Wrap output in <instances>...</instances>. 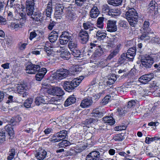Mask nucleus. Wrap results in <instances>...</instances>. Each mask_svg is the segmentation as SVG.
I'll list each match as a JSON object with an SVG mask.
<instances>
[{
    "mask_svg": "<svg viewBox=\"0 0 160 160\" xmlns=\"http://www.w3.org/2000/svg\"><path fill=\"white\" fill-rule=\"evenodd\" d=\"M83 79L82 76H80L79 78H74L71 81H65L62 86L65 91L68 92H71L80 84Z\"/></svg>",
    "mask_w": 160,
    "mask_h": 160,
    "instance_id": "obj_1",
    "label": "nucleus"
},
{
    "mask_svg": "<svg viewBox=\"0 0 160 160\" xmlns=\"http://www.w3.org/2000/svg\"><path fill=\"white\" fill-rule=\"evenodd\" d=\"M126 18L131 26L135 27L137 24L138 16L136 10L134 8H129L126 13Z\"/></svg>",
    "mask_w": 160,
    "mask_h": 160,
    "instance_id": "obj_2",
    "label": "nucleus"
},
{
    "mask_svg": "<svg viewBox=\"0 0 160 160\" xmlns=\"http://www.w3.org/2000/svg\"><path fill=\"white\" fill-rule=\"evenodd\" d=\"M68 74V70L61 68L54 73L52 77L54 79L61 80L66 77Z\"/></svg>",
    "mask_w": 160,
    "mask_h": 160,
    "instance_id": "obj_3",
    "label": "nucleus"
},
{
    "mask_svg": "<svg viewBox=\"0 0 160 160\" xmlns=\"http://www.w3.org/2000/svg\"><path fill=\"white\" fill-rule=\"evenodd\" d=\"M68 74V70L61 68L54 73L52 77L54 79L61 80L66 77Z\"/></svg>",
    "mask_w": 160,
    "mask_h": 160,
    "instance_id": "obj_4",
    "label": "nucleus"
},
{
    "mask_svg": "<svg viewBox=\"0 0 160 160\" xmlns=\"http://www.w3.org/2000/svg\"><path fill=\"white\" fill-rule=\"evenodd\" d=\"M40 67L39 65H35L32 63L28 64L26 67L27 73L29 74H35L40 70Z\"/></svg>",
    "mask_w": 160,
    "mask_h": 160,
    "instance_id": "obj_5",
    "label": "nucleus"
},
{
    "mask_svg": "<svg viewBox=\"0 0 160 160\" xmlns=\"http://www.w3.org/2000/svg\"><path fill=\"white\" fill-rule=\"evenodd\" d=\"M39 93V96L36 97L35 99V103L37 106L48 103L47 98L45 96V93H42H42Z\"/></svg>",
    "mask_w": 160,
    "mask_h": 160,
    "instance_id": "obj_6",
    "label": "nucleus"
},
{
    "mask_svg": "<svg viewBox=\"0 0 160 160\" xmlns=\"http://www.w3.org/2000/svg\"><path fill=\"white\" fill-rule=\"evenodd\" d=\"M86 160H104L100 158L99 152L97 151L91 152L86 157Z\"/></svg>",
    "mask_w": 160,
    "mask_h": 160,
    "instance_id": "obj_7",
    "label": "nucleus"
},
{
    "mask_svg": "<svg viewBox=\"0 0 160 160\" xmlns=\"http://www.w3.org/2000/svg\"><path fill=\"white\" fill-rule=\"evenodd\" d=\"M142 65L145 68H150L154 62L153 58L148 56L141 60Z\"/></svg>",
    "mask_w": 160,
    "mask_h": 160,
    "instance_id": "obj_8",
    "label": "nucleus"
},
{
    "mask_svg": "<svg viewBox=\"0 0 160 160\" xmlns=\"http://www.w3.org/2000/svg\"><path fill=\"white\" fill-rule=\"evenodd\" d=\"M67 134V132L66 130L61 131L55 134L53 137L55 138L52 140L53 142H57L66 138Z\"/></svg>",
    "mask_w": 160,
    "mask_h": 160,
    "instance_id": "obj_9",
    "label": "nucleus"
},
{
    "mask_svg": "<svg viewBox=\"0 0 160 160\" xmlns=\"http://www.w3.org/2000/svg\"><path fill=\"white\" fill-rule=\"evenodd\" d=\"M34 2L33 0H27L26 2V10L27 15L30 16L33 12Z\"/></svg>",
    "mask_w": 160,
    "mask_h": 160,
    "instance_id": "obj_10",
    "label": "nucleus"
},
{
    "mask_svg": "<svg viewBox=\"0 0 160 160\" xmlns=\"http://www.w3.org/2000/svg\"><path fill=\"white\" fill-rule=\"evenodd\" d=\"M78 35L82 43L85 44L89 40V35L88 31L82 29Z\"/></svg>",
    "mask_w": 160,
    "mask_h": 160,
    "instance_id": "obj_11",
    "label": "nucleus"
},
{
    "mask_svg": "<svg viewBox=\"0 0 160 160\" xmlns=\"http://www.w3.org/2000/svg\"><path fill=\"white\" fill-rule=\"evenodd\" d=\"M116 24V21L111 20H108L107 22V30L111 32L116 31L117 29Z\"/></svg>",
    "mask_w": 160,
    "mask_h": 160,
    "instance_id": "obj_12",
    "label": "nucleus"
},
{
    "mask_svg": "<svg viewBox=\"0 0 160 160\" xmlns=\"http://www.w3.org/2000/svg\"><path fill=\"white\" fill-rule=\"evenodd\" d=\"M105 113L103 108L101 107L96 108L93 110L92 113V116L95 117L100 118L103 116V115Z\"/></svg>",
    "mask_w": 160,
    "mask_h": 160,
    "instance_id": "obj_13",
    "label": "nucleus"
},
{
    "mask_svg": "<svg viewBox=\"0 0 160 160\" xmlns=\"http://www.w3.org/2000/svg\"><path fill=\"white\" fill-rule=\"evenodd\" d=\"M60 57L65 59L68 60L69 59L70 57L69 52L64 47H60Z\"/></svg>",
    "mask_w": 160,
    "mask_h": 160,
    "instance_id": "obj_14",
    "label": "nucleus"
},
{
    "mask_svg": "<svg viewBox=\"0 0 160 160\" xmlns=\"http://www.w3.org/2000/svg\"><path fill=\"white\" fill-rule=\"evenodd\" d=\"M125 55L128 58V60L132 61L136 54V48L135 47L130 48L127 52L125 53Z\"/></svg>",
    "mask_w": 160,
    "mask_h": 160,
    "instance_id": "obj_15",
    "label": "nucleus"
},
{
    "mask_svg": "<svg viewBox=\"0 0 160 160\" xmlns=\"http://www.w3.org/2000/svg\"><path fill=\"white\" fill-rule=\"evenodd\" d=\"M47 152L42 149L39 148L37 151L35 156L36 158L39 160H42L46 157Z\"/></svg>",
    "mask_w": 160,
    "mask_h": 160,
    "instance_id": "obj_16",
    "label": "nucleus"
},
{
    "mask_svg": "<svg viewBox=\"0 0 160 160\" xmlns=\"http://www.w3.org/2000/svg\"><path fill=\"white\" fill-rule=\"evenodd\" d=\"M153 78L152 74L143 75L139 78V81L143 84H146L149 82Z\"/></svg>",
    "mask_w": 160,
    "mask_h": 160,
    "instance_id": "obj_17",
    "label": "nucleus"
},
{
    "mask_svg": "<svg viewBox=\"0 0 160 160\" xmlns=\"http://www.w3.org/2000/svg\"><path fill=\"white\" fill-rule=\"evenodd\" d=\"M158 4L155 1L152 0L148 5L147 9L148 12L150 13H152L155 11V9H157Z\"/></svg>",
    "mask_w": 160,
    "mask_h": 160,
    "instance_id": "obj_18",
    "label": "nucleus"
},
{
    "mask_svg": "<svg viewBox=\"0 0 160 160\" xmlns=\"http://www.w3.org/2000/svg\"><path fill=\"white\" fill-rule=\"evenodd\" d=\"M52 54V50L49 47L44 46L43 49L41 50V54L42 57H47L50 56Z\"/></svg>",
    "mask_w": 160,
    "mask_h": 160,
    "instance_id": "obj_19",
    "label": "nucleus"
},
{
    "mask_svg": "<svg viewBox=\"0 0 160 160\" xmlns=\"http://www.w3.org/2000/svg\"><path fill=\"white\" fill-rule=\"evenodd\" d=\"M99 13V12L98 8L95 5L93 6L89 12L90 16L92 18H96Z\"/></svg>",
    "mask_w": 160,
    "mask_h": 160,
    "instance_id": "obj_20",
    "label": "nucleus"
},
{
    "mask_svg": "<svg viewBox=\"0 0 160 160\" xmlns=\"http://www.w3.org/2000/svg\"><path fill=\"white\" fill-rule=\"evenodd\" d=\"M51 92L53 95L55 94L57 96H61L64 94L63 91L58 87L53 88L51 90Z\"/></svg>",
    "mask_w": 160,
    "mask_h": 160,
    "instance_id": "obj_21",
    "label": "nucleus"
},
{
    "mask_svg": "<svg viewBox=\"0 0 160 160\" xmlns=\"http://www.w3.org/2000/svg\"><path fill=\"white\" fill-rule=\"evenodd\" d=\"M12 125L11 123L6 125L5 128L6 131L8 132V134L10 136V138H12L14 136V131L12 127Z\"/></svg>",
    "mask_w": 160,
    "mask_h": 160,
    "instance_id": "obj_22",
    "label": "nucleus"
},
{
    "mask_svg": "<svg viewBox=\"0 0 160 160\" xmlns=\"http://www.w3.org/2000/svg\"><path fill=\"white\" fill-rule=\"evenodd\" d=\"M31 16V18L35 22H41L42 21V14L41 13H35L34 14L33 13L32 15H30Z\"/></svg>",
    "mask_w": 160,
    "mask_h": 160,
    "instance_id": "obj_23",
    "label": "nucleus"
},
{
    "mask_svg": "<svg viewBox=\"0 0 160 160\" xmlns=\"http://www.w3.org/2000/svg\"><path fill=\"white\" fill-rule=\"evenodd\" d=\"M92 103V101L91 99H86L82 100L80 104V106L82 108H87L91 105Z\"/></svg>",
    "mask_w": 160,
    "mask_h": 160,
    "instance_id": "obj_24",
    "label": "nucleus"
},
{
    "mask_svg": "<svg viewBox=\"0 0 160 160\" xmlns=\"http://www.w3.org/2000/svg\"><path fill=\"white\" fill-rule=\"evenodd\" d=\"M96 50L94 54V56L96 57H99L103 53V49L100 46H97L96 48Z\"/></svg>",
    "mask_w": 160,
    "mask_h": 160,
    "instance_id": "obj_25",
    "label": "nucleus"
},
{
    "mask_svg": "<svg viewBox=\"0 0 160 160\" xmlns=\"http://www.w3.org/2000/svg\"><path fill=\"white\" fill-rule=\"evenodd\" d=\"M76 101V99L73 95L69 97L65 101L64 105L65 107H68L70 105L74 103Z\"/></svg>",
    "mask_w": 160,
    "mask_h": 160,
    "instance_id": "obj_26",
    "label": "nucleus"
},
{
    "mask_svg": "<svg viewBox=\"0 0 160 160\" xmlns=\"http://www.w3.org/2000/svg\"><path fill=\"white\" fill-rule=\"evenodd\" d=\"M102 119V121H103L104 123H107L110 125L113 124L115 122V121L113 117L111 116L104 117Z\"/></svg>",
    "mask_w": 160,
    "mask_h": 160,
    "instance_id": "obj_27",
    "label": "nucleus"
},
{
    "mask_svg": "<svg viewBox=\"0 0 160 160\" xmlns=\"http://www.w3.org/2000/svg\"><path fill=\"white\" fill-rule=\"evenodd\" d=\"M102 82V81H101L100 82H99V83H98L96 82V80H93L91 83V85H90L89 88L90 91H95L98 89L99 88V85Z\"/></svg>",
    "mask_w": 160,
    "mask_h": 160,
    "instance_id": "obj_28",
    "label": "nucleus"
},
{
    "mask_svg": "<svg viewBox=\"0 0 160 160\" xmlns=\"http://www.w3.org/2000/svg\"><path fill=\"white\" fill-rule=\"evenodd\" d=\"M109 76L110 77L108 78L106 82L107 85H111L114 83L117 79L116 76L114 74H112Z\"/></svg>",
    "mask_w": 160,
    "mask_h": 160,
    "instance_id": "obj_29",
    "label": "nucleus"
},
{
    "mask_svg": "<svg viewBox=\"0 0 160 160\" xmlns=\"http://www.w3.org/2000/svg\"><path fill=\"white\" fill-rule=\"evenodd\" d=\"M121 14L119 10L116 9H111L110 12L108 13V15L114 18H116L119 16Z\"/></svg>",
    "mask_w": 160,
    "mask_h": 160,
    "instance_id": "obj_30",
    "label": "nucleus"
},
{
    "mask_svg": "<svg viewBox=\"0 0 160 160\" xmlns=\"http://www.w3.org/2000/svg\"><path fill=\"white\" fill-rule=\"evenodd\" d=\"M149 22L148 21H144L143 24V29L144 30V33L149 34L150 31V28L149 27Z\"/></svg>",
    "mask_w": 160,
    "mask_h": 160,
    "instance_id": "obj_31",
    "label": "nucleus"
},
{
    "mask_svg": "<svg viewBox=\"0 0 160 160\" xmlns=\"http://www.w3.org/2000/svg\"><path fill=\"white\" fill-rule=\"evenodd\" d=\"M22 118L19 116H17L15 117L12 118L10 121V123L14 126L21 120Z\"/></svg>",
    "mask_w": 160,
    "mask_h": 160,
    "instance_id": "obj_32",
    "label": "nucleus"
},
{
    "mask_svg": "<svg viewBox=\"0 0 160 160\" xmlns=\"http://www.w3.org/2000/svg\"><path fill=\"white\" fill-rule=\"evenodd\" d=\"M122 2V0H108L107 1L108 4L115 6L120 5Z\"/></svg>",
    "mask_w": 160,
    "mask_h": 160,
    "instance_id": "obj_33",
    "label": "nucleus"
},
{
    "mask_svg": "<svg viewBox=\"0 0 160 160\" xmlns=\"http://www.w3.org/2000/svg\"><path fill=\"white\" fill-rule=\"evenodd\" d=\"M93 24L89 22H88L83 24V27L84 29V30H89V31H91L93 30Z\"/></svg>",
    "mask_w": 160,
    "mask_h": 160,
    "instance_id": "obj_34",
    "label": "nucleus"
},
{
    "mask_svg": "<svg viewBox=\"0 0 160 160\" xmlns=\"http://www.w3.org/2000/svg\"><path fill=\"white\" fill-rule=\"evenodd\" d=\"M104 18V17H99L98 18L97 22V26L98 28H103Z\"/></svg>",
    "mask_w": 160,
    "mask_h": 160,
    "instance_id": "obj_35",
    "label": "nucleus"
},
{
    "mask_svg": "<svg viewBox=\"0 0 160 160\" xmlns=\"http://www.w3.org/2000/svg\"><path fill=\"white\" fill-rule=\"evenodd\" d=\"M107 34L103 32L100 31H98L97 33L96 36L97 38L99 40L104 39L106 37Z\"/></svg>",
    "mask_w": 160,
    "mask_h": 160,
    "instance_id": "obj_36",
    "label": "nucleus"
},
{
    "mask_svg": "<svg viewBox=\"0 0 160 160\" xmlns=\"http://www.w3.org/2000/svg\"><path fill=\"white\" fill-rule=\"evenodd\" d=\"M9 155L7 157V159L8 160H12L14 158L15 154V150L14 149L12 148L9 152Z\"/></svg>",
    "mask_w": 160,
    "mask_h": 160,
    "instance_id": "obj_37",
    "label": "nucleus"
},
{
    "mask_svg": "<svg viewBox=\"0 0 160 160\" xmlns=\"http://www.w3.org/2000/svg\"><path fill=\"white\" fill-rule=\"evenodd\" d=\"M125 138L122 134L116 135L113 138V139L116 141L119 142L123 140Z\"/></svg>",
    "mask_w": 160,
    "mask_h": 160,
    "instance_id": "obj_38",
    "label": "nucleus"
},
{
    "mask_svg": "<svg viewBox=\"0 0 160 160\" xmlns=\"http://www.w3.org/2000/svg\"><path fill=\"white\" fill-rule=\"evenodd\" d=\"M68 47L71 51L74 49H76L77 48V45L75 42L70 41L68 44Z\"/></svg>",
    "mask_w": 160,
    "mask_h": 160,
    "instance_id": "obj_39",
    "label": "nucleus"
},
{
    "mask_svg": "<svg viewBox=\"0 0 160 160\" xmlns=\"http://www.w3.org/2000/svg\"><path fill=\"white\" fill-rule=\"evenodd\" d=\"M63 8H64L62 6H58L57 7L55 12V15L57 16H59L62 14Z\"/></svg>",
    "mask_w": 160,
    "mask_h": 160,
    "instance_id": "obj_40",
    "label": "nucleus"
},
{
    "mask_svg": "<svg viewBox=\"0 0 160 160\" xmlns=\"http://www.w3.org/2000/svg\"><path fill=\"white\" fill-rule=\"evenodd\" d=\"M87 146L84 145L83 143L81 142V144L77 145L75 147L76 150H78V152H80L83 150L85 149Z\"/></svg>",
    "mask_w": 160,
    "mask_h": 160,
    "instance_id": "obj_41",
    "label": "nucleus"
},
{
    "mask_svg": "<svg viewBox=\"0 0 160 160\" xmlns=\"http://www.w3.org/2000/svg\"><path fill=\"white\" fill-rule=\"evenodd\" d=\"M102 11L103 13H108H108L110 12L111 9L109 7L107 4H105L103 5L102 7Z\"/></svg>",
    "mask_w": 160,
    "mask_h": 160,
    "instance_id": "obj_42",
    "label": "nucleus"
},
{
    "mask_svg": "<svg viewBox=\"0 0 160 160\" xmlns=\"http://www.w3.org/2000/svg\"><path fill=\"white\" fill-rule=\"evenodd\" d=\"M32 101L33 100L31 98H28L24 102V106L26 108H30L31 106Z\"/></svg>",
    "mask_w": 160,
    "mask_h": 160,
    "instance_id": "obj_43",
    "label": "nucleus"
},
{
    "mask_svg": "<svg viewBox=\"0 0 160 160\" xmlns=\"http://www.w3.org/2000/svg\"><path fill=\"white\" fill-rule=\"evenodd\" d=\"M118 52L119 50L118 49H117L114 50L108 56L107 59L110 60L115 57L118 53Z\"/></svg>",
    "mask_w": 160,
    "mask_h": 160,
    "instance_id": "obj_44",
    "label": "nucleus"
},
{
    "mask_svg": "<svg viewBox=\"0 0 160 160\" xmlns=\"http://www.w3.org/2000/svg\"><path fill=\"white\" fill-rule=\"evenodd\" d=\"M128 58L125 55V53H123L121 56L120 58L119 59L118 62L120 64H122L125 62L126 61H128Z\"/></svg>",
    "mask_w": 160,
    "mask_h": 160,
    "instance_id": "obj_45",
    "label": "nucleus"
},
{
    "mask_svg": "<svg viewBox=\"0 0 160 160\" xmlns=\"http://www.w3.org/2000/svg\"><path fill=\"white\" fill-rule=\"evenodd\" d=\"M98 121V120L96 119L90 118L89 119H87L86 120V122L87 123L88 125H92V124L96 123Z\"/></svg>",
    "mask_w": 160,
    "mask_h": 160,
    "instance_id": "obj_46",
    "label": "nucleus"
},
{
    "mask_svg": "<svg viewBox=\"0 0 160 160\" xmlns=\"http://www.w3.org/2000/svg\"><path fill=\"white\" fill-rule=\"evenodd\" d=\"M86 1V0H75V3L77 6L81 7L84 5ZM73 2L74 3V2Z\"/></svg>",
    "mask_w": 160,
    "mask_h": 160,
    "instance_id": "obj_47",
    "label": "nucleus"
},
{
    "mask_svg": "<svg viewBox=\"0 0 160 160\" xmlns=\"http://www.w3.org/2000/svg\"><path fill=\"white\" fill-rule=\"evenodd\" d=\"M70 144L69 141L67 140H63L61 142L58 143V145L59 147H64L68 146Z\"/></svg>",
    "mask_w": 160,
    "mask_h": 160,
    "instance_id": "obj_48",
    "label": "nucleus"
},
{
    "mask_svg": "<svg viewBox=\"0 0 160 160\" xmlns=\"http://www.w3.org/2000/svg\"><path fill=\"white\" fill-rule=\"evenodd\" d=\"M58 34H56V35H53L52 33H50L49 35V39L51 42H53L54 41L57 40Z\"/></svg>",
    "mask_w": 160,
    "mask_h": 160,
    "instance_id": "obj_49",
    "label": "nucleus"
},
{
    "mask_svg": "<svg viewBox=\"0 0 160 160\" xmlns=\"http://www.w3.org/2000/svg\"><path fill=\"white\" fill-rule=\"evenodd\" d=\"M110 97L109 95H107L101 101L100 103L103 105H104L108 103L109 102Z\"/></svg>",
    "mask_w": 160,
    "mask_h": 160,
    "instance_id": "obj_50",
    "label": "nucleus"
},
{
    "mask_svg": "<svg viewBox=\"0 0 160 160\" xmlns=\"http://www.w3.org/2000/svg\"><path fill=\"white\" fill-rule=\"evenodd\" d=\"M71 51L72 52L71 53L74 57H79L80 56L81 52L79 50L77 49V48Z\"/></svg>",
    "mask_w": 160,
    "mask_h": 160,
    "instance_id": "obj_51",
    "label": "nucleus"
},
{
    "mask_svg": "<svg viewBox=\"0 0 160 160\" xmlns=\"http://www.w3.org/2000/svg\"><path fill=\"white\" fill-rule=\"evenodd\" d=\"M60 42L61 44L64 45L67 44L68 41L70 40L71 39L67 38L60 37Z\"/></svg>",
    "mask_w": 160,
    "mask_h": 160,
    "instance_id": "obj_52",
    "label": "nucleus"
},
{
    "mask_svg": "<svg viewBox=\"0 0 160 160\" xmlns=\"http://www.w3.org/2000/svg\"><path fill=\"white\" fill-rule=\"evenodd\" d=\"M140 38L141 40H144L145 42H148L150 40V37L149 36L147 35L146 34H143L141 36Z\"/></svg>",
    "mask_w": 160,
    "mask_h": 160,
    "instance_id": "obj_53",
    "label": "nucleus"
},
{
    "mask_svg": "<svg viewBox=\"0 0 160 160\" xmlns=\"http://www.w3.org/2000/svg\"><path fill=\"white\" fill-rule=\"evenodd\" d=\"M5 134L3 132H0V143L4 142L5 141Z\"/></svg>",
    "mask_w": 160,
    "mask_h": 160,
    "instance_id": "obj_54",
    "label": "nucleus"
},
{
    "mask_svg": "<svg viewBox=\"0 0 160 160\" xmlns=\"http://www.w3.org/2000/svg\"><path fill=\"white\" fill-rule=\"evenodd\" d=\"M136 104V102L134 100H131L128 102L127 106V108H133Z\"/></svg>",
    "mask_w": 160,
    "mask_h": 160,
    "instance_id": "obj_55",
    "label": "nucleus"
},
{
    "mask_svg": "<svg viewBox=\"0 0 160 160\" xmlns=\"http://www.w3.org/2000/svg\"><path fill=\"white\" fill-rule=\"evenodd\" d=\"M126 128V126L124 125L116 127L114 129L115 131H119L124 130Z\"/></svg>",
    "mask_w": 160,
    "mask_h": 160,
    "instance_id": "obj_56",
    "label": "nucleus"
},
{
    "mask_svg": "<svg viewBox=\"0 0 160 160\" xmlns=\"http://www.w3.org/2000/svg\"><path fill=\"white\" fill-rule=\"evenodd\" d=\"M60 37H64L68 38H71V34L67 32H62Z\"/></svg>",
    "mask_w": 160,
    "mask_h": 160,
    "instance_id": "obj_57",
    "label": "nucleus"
},
{
    "mask_svg": "<svg viewBox=\"0 0 160 160\" xmlns=\"http://www.w3.org/2000/svg\"><path fill=\"white\" fill-rule=\"evenodd\" d=\"M151 41L152 42L156 44L160 43V39L159 38L157 37H153L151 39Z\"/></svg>",
    "mask_w": 160,
    "mask_h": 160,
    "instance_id": "obj_58",
    "label": "nucleus"
},
{
    "mask_svg": "<svg viewBox=\"0 0 160 160\" xmlns=\"http://www.w3.org/2000/svg\"><path fill=\"white\" fill-rule=\"evenodd\" d=\"M67 18L70 20H72L75 18L74 15L71 11H69L67 16Z\"/></svg>",
    "mask_w": 160,
    "mask_h": 160,
    "instance_id": "obj_59",
    "label": "nucleus"
},
{
    "mask_svg": "<svg viewBox=\"0 0 160 160\" xmlns=\"http://www.w3.org/2000/svg\"><path fill=\"white\" fill-rule=\"evenodd\" d=\"M107 65L108 63L106 60H104L103 61H101L99 63V66L102 68L107 66Z\"/></svg>",
    "mask_w": 160,
    "mask_h": 160,
    "instance_id": "obj_60",
    "label": "nucleus"
},
{
    "mask_svg": "<svg viewBox=\"0 0 160 160\" xmlns=\"http://www.w3.org/2000/svg\"><path fill=\"white\" fill-rule=\"evenodd\" d=\"M52 3L49 2L47 5L46 11L52 12Z\"/></svg>",
    "mask_w": 160,
    "mask_h": 160,
    "instance_id": "obj_61",
    "label": "nucleus"
},
{
    "mask_svg": "<svg viewBox=\"0 0 160 160\" xmlns=\"http://www.w3.org/2000/svg\"><path fill=\"white\" fill-rule=\"evenodd\" d=\"M44 76H43V74H39V73H38L36 75V80L38 81H40L43 78Z\"/></svg>",
    "mask_w": 160,
    "mask_h": 160,
    "instance_id": "obj_62",
    "label": "nucleus"
},
{
    "mask_svg": "<svg viewBox=\"0 0 160 160\" xmlns=\"http://www.w3.org/2000/svg\"><path fill=\"white\" fill-rule=\"evenodd\" d=\"M66 154L68 156H72L75 155V152L74 150L71 149L69 151L66 152Z\"/></svg>",
    "mask_w": 160,
    "mask_h": 160,
    "instance_id": "obj_63",
    "label": "nucleus"
},
{
    "mask_svg": "<svg viewBox=\"0 0 160 160\" xmlns=\"http://www.w3.org/2000/svg\"><path fill=\"white\" fill-rule=\"evenodd\" d=\"M126 111L123 109H119L118 111V114L120 116H122L125 114Z\"/></svg>",
    "mask_w": 160,
    "mask_h": 160,
    "instance_id": "obj_64",
    "label": "nucleus"
}]
</instances>
